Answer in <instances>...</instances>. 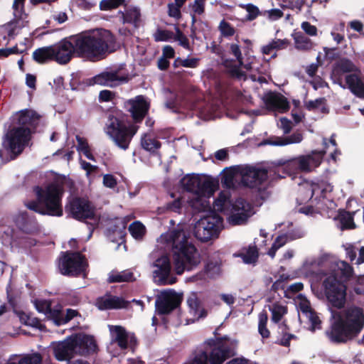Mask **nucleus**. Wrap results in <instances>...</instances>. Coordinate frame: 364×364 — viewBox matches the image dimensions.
<instances>
[{"label": "nucleus", "instance_id": "obj_8", "mask_svg": "<svg viewBox=\"0 0 364 364\" xmlns=\"http://www.w3.org/2000/svg\"><path fill=\"white\" fill-rule=\"evenodd\" d=\"M328 301L335 307L341 308L346 302V287L334 275L328 276L323 282Z\"/></svg>", "mask_w": 364, "mask_h": 364}, {"label": "nucleus", "instance_id": "obj_61", "mask_svg": "<svg viewBox=\"0 0 364 364\" xmlns=\"http://www.w3.org/2000/svg\"><path fill=\"white\" fill-rule=\"evenodd\" d=\"M25 0H14L13 4L14 14L16 18H21V10Z\"/></svg>", "mask_w": 364, "mask_h": 364}, {"label": "nucleus", "instance_id": "obj_2", "mask_svg": "<svg viewBox=\"0 0 364 364\" xmlns=\"http://www.w3.org/2000/svg\"><path fill=\"white\" fill-rule=\"evenodd\" d=\"M157 243L161 248L171 250L173 270L177 274L193 269L200 262L198 250L183 230L161 234Z\"/></svg>", "mask_w": 364, "mask_h": 364}, {"label": "nucleus", "instance_id": "obj_40", "mask_svg": "<svg viewBox=\"0 0 364 364\" xmlns=\"http://www.w3.org/2000/svg\"><path fill=\"white\" fill-rule=\"evenodd\" d=\"M34 305L38 312L44 314L49 319L53 320V313L54 312V307L51 308V304L47 300H36Z\"/></svg>", "mask_w": 364, "mask_h": 364}, {"label": "nucleus", "instance_id": "obj_5", "mask_svg": "<svg viewBox=\"0 0 364 364\" xmlns=\"http://www.w3.org/2000/svg\"><path fill=\"white\" fill-rule=\"evenodd\" d=\"M34 191L38 202L27 203L28 208L43 215L48 214L53 216L63 215L61 198L63 190L60 185L53 183L44 188L36 187Z\"/></svg>", "mask_w": 364, "mask_h": 364}, {"label": "nucleus", "instance_id": "obj_26", "mask_svg": "<svg viewBox=\"0 0 364 364\" xmlns=\"http://www.w3.org/2000/svg\"><path fill=\"white\" fill-rule=\"evenodd\" d=\"M96 306L100 310L122 309L126 307L127 302L120 297L105 296L97 300Z\"/></svg>", "mask_w": 364, "mask_h": 364}, {"label": "nucleus", "instance_id": "obj_18", "mask_svg": "<svg viewBox=\"0 0 364 364\" xmlns=\"http://www.w3.org/2000/svg\"><path fill=\"white\" fill-rule=\"evenodd\" d=\"M127 81L128 77L125 75H122L119 71H107L93 77L90 84L115 87Z\"/></svg>", "mask_w": 364, "mask_h": 364}, {"label": "nucleus", "instance_id": "obj_35", "mask_svg": "<svg viewBox=\"0 0 364 364\" xmlns=\"http://www.w3.org/2000/svg\"><path fill=\"white\" fill-rule=\"evenodd\" d=\"M329 264L334 271L337 269L345 279H349L353 274V268L344 261H336L331 256Z\"/></svg>", "mask_w": 364, "mask_h": 364}, {"label": "nucleus", "instance_id": "obj_11", "mask_svg": "<svg viewBox=\"0 0 364 364\" xmlns=\"http://www.w3.org/2000/svg\"><path fill=\"white\" fill-rule=\"evenodd\" d=\"M68 210L72 217L78 220L91 219L93 224L97 225L98 218L95 214V208L85 198H75L69 203Z\"/></svg>", "mask_w": 364, "mask_h": 364}, {"label": "nucleus", "instance_id": "obj_64", "mask_svg": "<svg viewBox=\"0 0 364 364\" xmlns=\"http://www.w3.org/2000/svg\"><path fill=\"white\" fill-rule=\"evenodd\" d=\"M114 93L109 90H102L100 92L99 99L102 102H109L112 100Z\"/></svg>", "mask_w": 364, "mask_h": 364}, {"label": "nucleus", "instance_id": "obj_29", "mask_svg": "<svg viewBox=\"0 0 364 364\" xmlns=\"http://www.w3.org/2000/svg\"><path fill=\"white\" fill-rule=\"evenodd\" d=\"M346 81L349 89L355 95L360 98H364V82L357 73L348 75Z\"/></svg>", "mask_w": 364, "mask_h": 364}, {"label": "nucleus", "instance_id": "obj_45", "mask_svg": "<svg viewBox=\"0 0 364 364\" xmlns=\"http://www.w3.org/2000/svg\"><path fill=\"white\" fill-rule=\"evenodd\" d=\"M141 146L143 148L149 151H155L160 148L161 144L155 139L151 138L145 135L141 139Z\"/></svg>", "mask_w": 364, "mask_h": 364}, {"label": "nucleus", "instance_id": "obj_25", "mask_svg": "<svg viewBox=\"0 0 364 364\" xmlns=\"http://www.w3.org/2000/svg\"><path fill=\"white\" fill-rule=\"evenodd\" d=\"M302 191L306 193V197L304 200H309L313 196L315 199L326 198L327 193H331L333 191V186L330 183H321L314 184H306L302 187Z\"/></svg>", "mask_w": 364, "mask_h": 364}, {"label": "nucleus", "instance_id": "obj_34", "mask_svg": "<svg viewBox=\"0 0 364 364\" xmlns=\"http://www.w3.org/2000/svg\"><path fill=\"white\" fill-rule=\"evenodd\" d=\"M303 140V134L296 132L289 136L284 138H277L275 140H269L265 144H271L274 146H285L291 144H298Z\"/></svg>", "mask_w": 364, "mask_h": 364}, {"label": "nucleus", "instance_id": "obj_62", "mask_svg": "<svg viewBox=\"0 0 364 364\" xmlns=\"http://www.w3.org/2000/svg\"><path fill=\"white\" fill-rule=\"evenodd\" d=\"M280 128L284 134H288L291 130V122L285 117L280 119Z\"/></svg>", "mask_w": 364, "mask_h": 364}, {"label": "nucleus", "instance_id": "obj_39", "mask_svg": "<svg viewBox=\"0 0 364 364\" xmlns=\"http://www.w3.org/2000/svg\"><path fill=\"white\" fill-rule=\"evenodd\" d=\"M294 40L295 48L300 50H309L314 46L309 38L301 34H295L294 36Z\"/></svg>", "mask_w": 364, "mask_h": 364}, {"label": "nucleus", "instance_id": "obj_44", "mask_svg": "<svg viewBox=\"0 0 364 364\" xmlns=\"http://www.w3.org/2000/svg\"><path fill=\"white\" fill-rule=\"evenodd\" d=\"M269 310L272 312V320L275 323L279 322L287 311L286 306L279 304H274Z\"/></svg>", "mask_w": 364, "mask_h": 364}, {"label": "nucleus", "instance_id": "obj_19", "mask_svg": "<svg viewBox=\"0 0 364 364\" xmlns=\"http://www.w3.org/2000/svg\"><path fill=\"white\" fill-rule=\"evenodd\" d=\"M127 110L131 113L135 122H141L145 117L149 107V104L142 96H136L134 99L125 102Z\"/></svg>", "mask_w": 364, "mask_h": 364}, {"label": "nucleus", "instance_id": "obj_10", "mask_svg": "<svg viewBox=\"0 0 364 364\" xmlns=\"http://www.w3.org/2000/svg\"><path fill=\"white\" fill-rule=\"evenodd\" d=\"M29 139L30 130L28 127H14L6 134L4 146L16 156L23 151Z\"/></svg>", "mask_w": 364, "mask_h": 364}, {"label": "nucleus", "instance_id": "obj_58", "mask_svg": "<svg viewBox=\"0 0 364 364\" xmlns=\"http://www.w3.org/2000/svg\"><path fill=\"white\" fill-rule=\"evenodd\" d=\"M175 40L179 42V44L184 48H188V38L182 33V32L178 28H176V36Z\"/></svg>", "mask_w": 364, "mask_h": 364}, {"label": "nucleus", "instance_id": "obj_9", "mask_svg": "<svg viewBox=\"0 0 364 364\" xmlns=\"http://www.w3.org/2000/svg\"><path fill=\"white\" fill-rule=\"evenodd\" d=\"M87 264L78 252H65L59 259L58 268L64 275H78L85 269Z\"/></svg>", "mask_w": 364, "mask_h": 364}, {"label": "nucleus", "instance_id": "obj_47", "mask_svg": "<svg viewBox=\"0 0 364 364\" xmlns=\"http://www.w3.org/2000/svg\"><path fill=\"white\" fill-rule=\"evenodd\" d=\"M268 317L267 314L261 313L259 315V323L258 329L259 332L263 338H268L269 336V331L266 328Z\"/></svg>", "mask_w": 364, "mask_h": 364}, {"label": "nucleus", "instance_id": "obj_13", "mask_svg": "<svg viewBox=\"0 0 364 364\" xmlns=\"http://www.w3.org/2000/svg\"><path fill=\"white\" fill-rule=\"evenodd\" d=\"M153 277L154 282L159 285L171 284L174 279H169L171 270V264L167 255H163L157 258L153 263Z\"/></svg>", "mask_w": 364, "mask_h": 364}, {"label": "nucleus", "instance_id": "obj_6", "mask_svg": "<svg viewBox=\"0 0 364 364\" xmlns=\"http://www.w3.org/2000/svg\"><path fill=\"white\" fill-rule=\"evenodd\" d=\"M223 228L222 218L215 211H210L195 223L193 233L196 238L205 242L218 237Z\"/></svg>", "mask_w": 364, "mask_h": 364}, {"label": "nucleus", "instance_id": "obj_14", "mask_svg": "<svg viewBox=\"0 0 364 364\" xmlns=\"http://www.w3.org/2000/svg\"><path fill=\"white\" fill-rule=\"evenodd\" d=\"M325 153V151H314L311 154L300 156L289 161L287 167H294L301 171H311L321 164Z\"/></svg>", "mask_w": 364, "mask_h": 364}, {"label": "nucleus", "instance_id": "obj_48", "mask_svg": "<svg viewBox=\"0 0 364 364\" xmlns=\"http://www.w3.org/2000/svg\"><path fill=\"white\" fill-rule=\"evenodd\" d=\"M205 0H195L189 6L192 9V20L195 22V15H201L205 10Z\"/></svg>", "mask_w": 364, "mask_h": 364}, {"label": "nucleus", "instance_id": "obj_51", "mask_svg": "<svg viewBox=\"0 0 364 364\" xmlns=\"http://www.w3.org/2000/svg\"><path fill=\"white\" fill-rule=\"evenodd\" d=\"M218 28L223 36H232L235 34V28L225 21H220Z\"/></svg>", "mask_w": 364, "mask_h": 364}, {"label": "nucleus", "instance_id": "obj_33", "mask_svg": "<svg viewBox=\"0 0 364 364\" xmlns=\"http://www.w3.org/2000/svg\"><path fill=\"white\" fill-rule=\"evenodd\" d=\"M240 166L232 167L225 170L222 183L227 188H232L239 180H241L240 173L239 172Z\"/></svg>", "mask_w": 364, "mask_h": 364}, {"label": "nucleus", "instance_id": "obj_57", "mask_svg": "<svg viewBox=\"0 0 364 364\" xmlns=\"http://www.w3.org/2000/svg\"><path fill=\"white\" fill-rule=\"evenodd\" d=\"M231 53L236 58L239 64H243V60L240 46L237 43H232L230 46Z\"/></svg>", "mask_w": 364, "mask_h": 364}, {"label": "nucleus", "instance_id": "obj_43", "mask_svg": "<svg viewBox=\"0 0 364 364\" xmlns=\"http://www.w3.org/2000/svg\"><path fill=\"white\" fill-rule=\"evenodd\" d=\"M129 230L132 237L136 240H141L146 232L144 225L139 221L132 223L129 227Z\"/></svg>", "mask_w": 364, "mask_h": 364}, {"label": "nucleus", "instance_id": "obj_7", "mask_svg": "<svg viewBox=\"0 0 364 364\" xmlns=\"http://www.w3.org/2000/svg\"><path fill=\"white\" fill-rule=\"evenodd\" d=\"M137 129V126L126 127L117 117H111L105 128V132L119 148L126 150Z\"/></svg>", "mask_w": 364, "mask_h": 364}, {"label": "nucleus", "instance_id": "obj_36", "mask_svg": "<svg viewBox=\"0 0 364 364\" xmlns=\"http://www.w3.org/2000/svg\"><path fill=\"white\" fill-rule=\"evenodd\" d=\"M53 52V46L41 48L33 53V58L38 63H43L48 60H54Z\"/></svg>", "mask_w": 364, "mask_h": 364}, {"label": "nucleus", "instance_id": "obj_56", "mask_svg": "<svg viewBox=\"0 0 364 364\" xmlns=\"http://www.w3.org/2000/svg\"><path fill=\"white\" fill-rule=\"evenodd\" d=\"M325 99L324 98H318L314 100H310L308 102H306L305 106L309 109H314L321 107L322 105L325 103Z\"/></svg>", "mask_w": 364, "mask_h": 364}, {"label": "nucleus", "instance_id": "obj_30", "mask_svg": "<svg viewBox=\"0 0 364 364\" xmlns=\"http://www.w3.org/2000/svg\"><path fill=\"white\" fill-rule=\"evenodd\" d=\"M53 314V321L58 326L66 323L77 314L75 310L70 309H68L66 313L63 312L60 305L54 306V312Z\"/></svg>", "mask_w": 364, "mask_h": 364}, {"label": "nucleus", "instance_id": "obj_49", "mask_svg": "<svg viewBox=\"0 0 364 364\" xmlns=\"http://www.w3.org/2000/svg\"><path fill=\"white\" fill-rule=\"evenodd\" d=\"M287 242V237L286 235H280L277 237L275 241L274 242L271 249L268 252V255L274 258L276 254V252L278 249L284 246Z\"/></svg>", "mask_w": 364, "mask_h": 364}, {"label": "nucleus", "instance_id": "obj_63", "mask_svg": "<svg viewBox=\"0 0 364 364\" xmlns=\"http://www.w3.org/2000/svg\"><path fill=\"white\" fill-rule=\"evenodd\" d=\"M274 50H279L286 48L289 45V41L286 39H275L272 41Z\"/></svg>", "mask_w": 364, "mask_h": 364}, {"label": "nucleus", "instance_id": "obj_38", "mask_svg": "<svg viewBox=\"0 0 364 364\" xmlns=\"http://www.w3.org/2000/svg\"><path fill=\"white\" fill-rule=\"evenodd\" d=\"M245 263H255L258 257L257 250L255 246H250L248 248H244L239 255Z\"/></svg>", "mask_w": 364, "mask_h": 364}, {"label": "nucleus", "instance_id": "obj_32", "mask_svg": "<svg viewBox=\"0 0 364 364\" xmlns=\"http://www.w3.org/2000/svg\"><path fill=\"white\" fill-rule=\"evenodd\" d=\"M123 23H130L137 27L141 22V11L138 7L129 6L122 12Z\"/></svg>", "mask_w": 364, "mask_h": 364}, {"label": "nucleus", "instance_id": "obj_54", "mask_svg": "<svg viewBox=\"0 0 364 364\" xmlns=\"http://www.w3.org/2000/svg\"><path fill=\"white\" fill-rule=\"evenodd\" d=\"M208 360V355L205 352H198L193 358L191 364H207Z\"/></svg>", "mask_w": 364, "mask_h": 364}, {"label": "nucleus", "instance_id": "obj_55", "mask_svg": "<svg viewBox=\"0 0 364 364\" xmlns=\"http://www.w3.org/2000/svg\"><path fill=\"white\" fill-rule=\"evenodd\" d=\"M303 31L308 35L315 36L317 35V28L315 26L311 25L309 22L304 21L301 26Z\"/></svg>", "mask_w": 364, "mask_h": 364}, {"label": "nucleus", "instance_id": "obj_15", "mask_svg": "<svg viewBox=\"0 0 364 364\" xmlns=\"http://www.w3.org/2000/svg\"><path fill=\"white\" fill-rule=\"evenodd\" d=\"M239 172L242 184L250 188L257 187L267 178L265 169L256 168L249 166H240Z\"/></svg>", "mask_w": 364, "mask_h": 364}, {"label": "nucleus", "instance_id": "obj_20", "mask_svg": "<svg viewBox=\"0 0 364 364\" xmlns=\"http://www.w3.org/2000/svg\"><path fill=\"white\" fill-rule=\"evenodd\" d=\"M53 348L54 355L58 360H68L77 355L72 336L63 341L53 343Z\"/></svg>", "mask_w": 364, "mask_h": 364}, {"label": "nucleus", "instance_id": "obj_4", "mask_svg": "<svg viewBox=\"0 0 364 364\" xmlns=\"http://www.w3.org/2000/svg\"><path fill=\"white\" fill-rule=\"evenodd\" d=\"M181 184L185 190L193 194L189 201L193 209L198 212L210 210L209 198L217 189L215 181L198 175H187L181 180Z\"/></svg>", "mask_w": 364, "mask_h": 364}, {"label": "nucleus", "instance_id": "obj_52", "mask_svg": "<svg viewBox=\"0 0 364 364\" xmlns=\"http://www.w3.org/2000/svg\"><path fill=\"white\" fill-rule=\"evenodd\" d=\"M124 0H102L100 3L101 10H109L121 5Z\"/></svg>", "mask_w": 364, "mask_h": 364}, {"label": "nucleus", "instance_id": "obj_50", "mask_svg": "<svg viewBox=\"0 0 364 364\" xmlns=\"http://www.w3.org/2000/svg\"><path fill=\"white\" fill-rule=\"evenodd\" d=\"M341 228L352 229L355 228L353 216L350 213H343L340 215Z\"/></svg>", "mask_w": 364, "mask_h": 364}, {"label": "nucleus", "instance_id": "obj_3", "mask_svg": "<svg viewBox=\"0 0 364 364\" xmlns=\"http://www.w3.org/2000/svg\"><path fill=\"white\" fill-rule=\"evenodd\" d=\"M364 328V310L349 306L339 313L334 321L329 338L335 342H346L355 338Z\"/></svg>", "mask_w": 364, "mask_h": 364}, {"label": "nucleus", "instance_id": "obj_12", "mask_svg": "<svg viewBox=\"0 0 364 364\" xmlns=\"http://www.w3.org/2000/svg\"><path fill=\"white\" fill-rule=\"evenodd\" d=\"M231 206L228 222L232 225H243L255 214L252 205L242 198L237 199Z\"/></svg>", "mask_w": 364, "mask_h": 364}, {"label": "nucleus", "instance_id": "obj_60", "mask_svg": "<svg viewBox=\"0 0 364 364\" xmlns=\"http://www.w3.org/2000/svg\"><path fill=\"white\" fill-rule=\"evenodd\" d=\"M246 11L248 13L247 18L250 21L255 19L259 14L258 8L252 4L247 5Z\"/></svg>", "mask_w": 364, "mask_h": 364}, {"label": "nucleus", "instance_id": "obj_46", "mask_svg": "<svg viewBox=\"0 0 364 364\" xmlns=\"http://www.w3.org/2000/svg\"><path fill=\"white\" fill-rule=\"evenodd\" d=\"M42 358L38 353L26 355L21 358H17L18 364H41Z\"/></svg>", "mask_w": 364, "mask_h": 364}, {"label": "nucleus", "instance_id": "obj_21", "mask_svg": "<svg viewBox=\"0 0 364 364\" xmlns=\"http://www.w3.org/2000/svg\"><path fill=\"white\" fill-rule=\"evenodd\" d=\"M72 337L77 355H85L96 351L97 344L93 336L77 334Z\"/></svg>", "mask_w": 364, "mask_h": 364}, {"label": "nucleus", "instance_id": "obj_42", "mask_svg": "<svg viewBox=\"0 0 364 364\" xmlns=\"http://www.w3.org/2000/svg\"><path fill=\"white\" fill-rule=\"evenodd\" d=\"M76 140L77 142V150L82 153L88 159L94 161V156L90 152L87 140L80 136H76Z\"/></svg>", "mask_w": 364, "mask_h": 364}, {"label": "nucleus", "instance_id": "obj_31", "mask_svg": "<svg viewBox=\"0 0 364 364\" xmlns=\"http://www.w3.org/2000/svg\"><path fill=\"white\" fill-rule=\"evenodd\" d=\"M187 304L189 307V313L192 315L193 320H198L207 315L206 311L203 309L200 301L196 295L190 296L187 299Z\"/></svg>", "mask_w": 364, "mask_h": 364}, {"label": "nucleus", "instance_id": "obj_28", "mask_svg": "<svg viewBox=\"0 0 364 364\" xmlns=\"http://www.w3.org/2000/svg\"><path fill=\"white\" fill-rule=\"evenodd\" d=\"M16 117L18 125L16 128L28 127L30 131L31 127L33 126L38 119L37 114L30 109H24L18 112Z\"/></svg>", "mask_w": 364, "mask_h": 364}, {"label": "nucleus", "instance_id": "obj_24", "mask_svg": "<svg viewBox=\"0 0 364 364\" xmlns=\"http://www.w3.org/2000/svg\"><path fill=\"white\" fill-rule=\"evenodd\" d=\"M179 301L178 296L173 291H167L161 294V296L156 301V306L160 314H166L176 308Z\"/></svg>", "mask_w": 364, "mask_h": 364}, {"label": "nucleus", "instance_id": "obj_16", "mask_svg": "<svg viewBox=\"0 0 364 364\" xmlns=\"http://www.w3.org/2000/svg\"><path fill=\"white\" fill-rule=\"evenodd\" d=\"M236 346V341H230L225 339L224 341L217 342L210 353V363L221 364L223 363L228 357L234 354V350Z\"/></svg>", "mask_w": 364, "mask_h": 364}, {"label": "nucleus", "instance_id": "obj_23", "mask_svg": "<svg viewBox=\"0 0 364 364\" xmlns=\"http://www.w3.org/2000/svg\"><path fill=\"white\" fill-rule=\"evenodd\" d=\"M263 101L266 107L271 111L284 112L289 108L287 98L281 94L268 92L264 95Z\"/></svg>", "mask_w": 364, "mask_h": 364}, {"label": "nucleus", "instance_id": "obj_59", "mask_svg": "<svg viewBox=\"0 0 364 364\" xmlns=\"http://www.w3.org/2000/svg\"><path fill=\"white\" fill-rule=\"evenodd\" d=\"M103 184L107 188H113L117 185V180L112 175L105 174L103 176Z\"/></svg>", "mask_w": 364, "mask_h": 364}, {"label": "nucleus", "instance_id": "obj_37", "mask_svg": "<svg viewBox=\"0 0 364 364\" xmlns=\"http://www.w3.org/2000/svg\"><path fill=\"white\" fill-rule=\"evenodd\" d=\"M230 196L228 192L220 193L217 199L213 203V208L215 211L225 212L228 208L230 206Z\"/></svg>", "mask_w": 364, "mask_h": 364}, {"label": "nucleus", "instance_id": "obj_53", "mask_svg": "<svg viewBox=\"0 0 364 364\" xmlns=\"http://www.w3.org/2000/svg\"><path fill=\"white\" fill-rule=\"evenodd\" d=\"M338 67L343 72L357 71L355 65L348 59H342L338 63Z\"/></svg>", "mask_w": 364, "mask_h": 364}, {"label": "nucleus", "instance_id": "obj_17", "mask_svg": "<svg viewBox=\"0 0 364 364\" xmlns=\"http://www.w3.org/2000/svg\"><path fill=\"white\" fill-rule=\"evenodd\" d=\"M295 304L299 309V316H302L311 323V330L320 328L321 321L311 307L309 301L302 294H299L294 299Z\"/></svg>", "mask_w": 364, "mask_h": 364}, {"label": "nucleus", "instance_id": "obj_41", "mask_svg": "<svg viewBox=\"0 0 364 364\" xmlns=\"http://www.w3.org/2000/svg\"><path fill=\"white\" fill-rule=\"evenodd\" d=\"M133 280H134L133 274L128 271L112 272L108 277L109 282H123Z\"/></svg>", "mask_w": 364, "mask_h": 364}, {"label": "nucleus", "instance_id": "obj_27", "mask_svg": "<svg viewBox=\"0 0 364 364\" xmlns=\"http://www.w3.org/2000/svg\"><path fill=\"white\" fill-rule=\"evenodd\" d=\"M112 336L111 346L117 343L119 347L124 350L128 346L129 335L125 329L120 326H109Z\"/></svg>", "mask_w": 364, "mask_h": 364}, {"label": "nucleus", "instance_id": "obj_1", "mask_svg": "<svg viewBox=\"0 0 364 364\" xmlns=\"http://www.w3.org/2000/svg\"><path fill=\"white\" fill-rule=\"evenodd\" d=\"M114 42L112 34L104 29L71 36L53 46L54 60L59 64H66L74 53L90 60L99 59Z\"/></svg>", "mask_w": 364, "mask_h": 364}, {"label": "nucleus", "instance_id": "obj_22", "mask_svg": "<svg viewBox=\"0 0 364 364\" xmlns=\"http://www.w3.org/2000/svg\"><path fill=\"white\" fill-rule=\"evenodd\" d=\"M331 255L325 254L318 257L306 258L300 268V272L302 275L309 277H312L317 271L318 268L323 265H328Z\"/></svg>", "mask_w": 364, "mask_h": 364}]
</instances>
